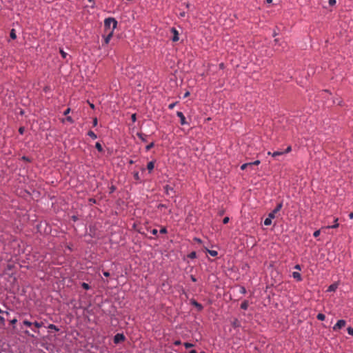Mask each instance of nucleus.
Listing matches in <instances>:
<instances>
[{"label": "nucleus", "instance_id": "1", "mask_svg": "<svg viewBox=\"0 0 353 353\" xmlns=\"http://www.w3.org/2000/svg\"><path fill=\"white\" fill-rule=\"evenodd\" d=\"M117 21L113 17H108L104 20V28L105 31L108 32L110 30H113L117 28Z\"/></svg>", "mask_w": 353, "mask_h": 353}, {"label": "nucleus", "instance_id": "2", "mask_svg": "<svg viewBox=\"0 0 353 353\" xmlns=\"http://www.w3.org/2000/svg\"><path fill=\"white\" fill-rule=\"evenodd\" d=\"M282 207H283V202L281 201V202L278 203L276 208L271 212H270L268 214L270 218H275V214L281 210Z\"/></svg>", "mask_w": 353, "mask_h": 353}, {"label": "nucleus", "instance_id": "3", "mask_svg": "<svg viewBox=\"0 0 353 353\" xmlns=\"http://www.w3.org/2000/svg\"><path fill=\"white\" fill-rule=\"evenodd\" d=\"M125 340V336H124V334L123 333H117V334L114 335V343L115 344H118L121 342H123Z\"/></svg>", "mask_w": 353, "mask_h": 353}, {"label": "nucleus", "instance_id": "4", "mask_svg": "<svg viewBox=\"0 0 353 353\" xmlns=\"http://www.w3.org/2000/svg\"><path fill=\"white\" fill-rule=\"evenodd\" d=\"M346 324V321L343 319L339 320L333 326L332 329L334 331H338L343 327Z\"/></svg>", "mask_w": 353, "mask_h": 353}, {"label": "nucleus", "instance_id": "5", "mask_svg": "<svg viewBox=\"0 0 353 353\" xmlns=\"http://www.w3.org/2000/svg\"><path fill=\"white\" fill-rule=\"evenodd\" d=\"M190 304L194 306L199 312H201L203 310V306L201 303L197 302L195 299H190Z\"/></svg>", "mask_w": 353, "mask_h": 353}, {"label": "nucleus", "instance_id": "6", "mask_svg": "<svg viewBox=\"0 0 353 353\" xmlns=\"http://www.w3.org/2000/svg\"><path fill=\"white\" fill-rule=\"evenodd\" d=\"M171 32L173 34V37L172 38V41L173 42L178 41L179 39L178 30L175 28L173 27V28H171Z\"/></svg>", "mask_w": 353, "mask_h": 353}, {"label": "nucleus", "instance_id": "7", "mask_svg": "<svg viewBox=\"0 0 353 353\" xmlns=\"http://www.w3.org/2000/svg\"><path fill=\"white\" fill-rule=\"evenodd\" d=\"M176 115L178 117L180 118V123L182 125L188 124V122L186 121L185 117L182 112H179V111L176 112Z\"/></svg>", "mask_w": 353, "mask_h": 353}, {"label": "nucleus", "instance_id": "8", "mask_svg": "<svg viewBox=\"0 0 353 353\" xmlns=\"http://www.w3.org/2000/svg\"><path fill=\"white\" fill-rule=\"evenodd\" d=\"M113 30H110L108 32H107V35L103 36L104 37V43L102 44L103 46H104V44L107 45L110 42V40L111 39L113 35Z\"/></svg>", "mask_w": 353, "mask_h": 353}, {"label": "nucleus", "instance_id": "9", "mask_svg": "<svg viewBox=\"0 0 353 353\" xmlns=\"http://www.w3.org/2000/svg\"><path fill=\"white\" fill-rule=\"evenodd\" d=\"M59 52L61 55V57L66 61H68L69 59H71V56L68 55L67 52H65L63 49H60Z\"/></svg>", "mask_w": 353, "mask_h": 353}, {"label": "nucleus", "instance_id": "10", "mask_svg": "<svg viewBox=\"0 0 353 353\" xmlns=\"http://www.w3.org/2000/svg\"><path fill=\"white\" fill-rule=\"evenodd\" d=\"M163 189L166 195H169L170 192H175L174 188L170 187L169 185H165L163 186Z\"/></svg>", "mask_w": 353, "mask_h": 353}, {"label": "nucleus", "instance_id": "11", "mask_svg": "<svg viewBox=\"0 0 353 353\" xmlns=\"http://www.w3.org/2000/svg\"><path fill=\"white\" fill-rule=\"evenodd\" d=\"M231 324L234 329L241 327V323L236 318L234 319V320L231 322Z\"/></svg>", "mask_w": 353, "mask_h": 353}, {"label": "nucleus", "instance_id": "12", "mask_svg": "<svg viewBox=\"0 0 353 353\" xmlns=\"http://www.w3.org/2000/svg\"><path fill=\"white\" fill-rule=\"evenodd\" d=\"M292 277L296 279L297 281H301L303 280V278L301 275V274L298 272H292Z\"/></svg>", "mask_w": 353, "mask_h": 353}, {"label": "nucleus", "instance_id": "13", "mask_svg": "<svg viewBox=\"0 0 353 353\" xmlns=\"http://www.w3.org/2000/svg\"><path fill=\"white\" fill-rule=\"evenodd\" d=\"M154 163H155V161H151L148 163L147 169H148L149 173H151L152 171L153 170V169L154 168Z\"/></svg>", "mask_w": 353, "mask_h": 353}, {"label": "nucleus", "instance_id": "14", "mask_svg": "<svg viewBox=\"0 0 353 353\" xmlns=\"http://www.w3.org/2000/svg\"><path fill=\"white\" fill-rule=\"evenodd\" d=\"M133 176H134V179L138 182V183H141V177H140V175H139V172L138 171H134L133 172Z\"/></svg>", "mask_w": 353, "mask_h": 353}, {"label": "nucleus", "instance_id": "15", "mask_svg": "<svg viewBox=\"0 0 353 353\" xmlns=\"http://www.w3.org/2000/svg\"><path fill=\"white\" fill-rule=\"evenodd\" d=\"M137 136L143 141L147 142L146 135L143 134L142 132H137Z\"/></svg>", "mask_w": 353, "mask_h": 353}, {"label": "nucleus", "instance_id": "16", "mask_svg": "<svg viewBox=\"0 0 353 353\" xmlns=\"http://www.w3.org/2000/svg\"><path fill=\"white\" fill-rule=\"evenodd\" d=\"M249 302L247 300L243 301L241 304V308L242 310H246L248 307Z\"/></svg>", "mask_w": 353, "mask_h": 353}, {"label": "nucleus", "instance_id": "17", "mask_svg": "<svg viewBox=\"0 0 353 353\" xmlns=\"http://www.w3.org/2000/svg\"><path fill=\"white\" fill-rule=\"evenodd\" d=\"M282 154H283L282 151H276V152H268V155H271L273 157H277V156H280V155H282Z\"/></svg>", "mask_w": 353, "mask_h": 353}, {"label": "nucleus", "instance_id": "18", "mask_svg": "<svg viewBox=\"0 0 353 353\" xmlns=\"http://www.w3.org/2000/svg\"><path fill=\"white\" fill-rule=\"evenodd\" d=\"M336 288H337V284L333 283L328 287L327 291V292H334L336 290Z\"/></svg>", "mask_w": 353, "mask_h": 353}, {"label": "nucleus", "instance_id": "19", "mask_svg": "<svg viewBox=\"0 0 353 353\" xmlns=\"http://www.w3.org/2000/svg\"><path fill=\"white\" fill-rule=\"evenodd\" d=\"M32 325L35 327V328H39V327H41L43 325V323L42 321H34V322H32Z\"/></svg>", "mask_w": 353, "mask_h": 353}, {"label": "nucleus", "instance_id": "20", "mask_svg": "<svg viewBox=\"0 0 353 353\" xmlns=\"http://www.w3.org/2000/svg\"><path fill=\"white\" fill-rule=\"evenodd\" d=\"M88 136H89L90 138H92V139H97V135L92 131V130H89L87 133Z\"/></svg>", "mask_w": 353, "mask_h": 353}, {"label": "nucleus", "instance_id": "21", "mask_svg": "<svg viewBox=\"0 0 353 353\" xmlns=\"http://www.w3.org/2000/svg\"><path fill=\"white\" fill-rule=\"evenodd\" d=\"M274 218H270L269 216L265 219L264 225L266 226H269L272 224V219Z\"/></svg>", "mask_w": 353, "mask_h": 353}, {"label": "nucleus", "instance_id": "22", "mask_svg": "<svg viewBox=\"0 0 353 353\" xmlns=\"http://www.w3.org/2000/svg\"><path fill=\"white\" fill-rule=\"evenodd\" d=\"M95 148L99 152H103V148L101 145V144L99 143V142H97L96 144H95Z\"/></svg>", "mask_w": 353, "mask_h": 353}, {"label": "nucleus", "instance_id": "23", "mask_svg": "<svg viewBox=\"0 0 353 353\" xmlns=\"http://www.w3.org/2000/svg\"><path fill=\"white\" fill-rule=\"evenodd\" d=\"M47 327L48 329H50V330H54L56 332H59V328L57 325H55L54 324H49Z\"/></svg>", "mask_w": 353, "mask_h": 353}, {"label": "nucleus", "instance_id": "24", "mask_svg": "<svg viewBox=\"0 0 353 353\" xmlns=\"http://www.w3.org/2000/svg\"><path fill=\"white\" fill-rule=\"evenodd\" d=\"M187 257L189 259H196V252L195 251H192L187 255Z\"/></svg>", "mask_w": 353, "mask_h": 353}, {"label": "nucleus", "instance_id": "25", "mask_svg": "<svg viewBox=\"0 0 353 353\" xmlns=\"http://www.w3.org/2000/svg\"><path fill=\"white\" fill-rule=\"evenodd\" d=\"M206 251L210 254L212 256H216L218 254V252L216 250H208L206 248Z\"/></svg>", "mask_w": 353, "mask_h": 353}, {"label": "nucleus", "instance_id": "26", "mask_svg": "<svg viewBox=\"0 0 353 353\" xmlns=\"http://www.w3.org/2000/svg\"><path fill=\"white\" fill-rule=\"evenodd\" d=\"M338 221V218H335L334 219V225H329L327 226V228H337L339 227V223H337Z\"/></svg>", "mask_w": 353, "mask_h": 353}, {"label": "nucleus", "instance_id": "27", "mask_svg": "<svg viewBox=\"0 0 353 353\" xmlns=\"http://www.w3.org/2000/svg\"><path fill=\"white\" fill-rule=\"evenodd\" d=\"M10 37L12 39H15L17 38L16 31L14 29H12L10 30Z\"/></svg>", "mask_w": 353, "mask_h": 353}, {"label": "nucleus", "instance_id": "28", "mask_svg": "<svg viewBox=\"0 0 353 353\" xmlns=\"http://www.w3.org/2000/svg\"><path fill=\"white\" fill-rule=\"evenodd\" d=\"M316 318L319 321H324L325 319V315L323 313H319Z\"/></svg>", "mask_w": 353, "mask_h": 353}, {"label": "nucleus", "instance_id": "29", "mask_svg": "<svg viewBox=\"0 0 353 353\" xmlns=\"http://www.w3.org/2000/svg\"><path fill=\"white\" fill-rule=\"evenodd\" d=\"M23 324L27 327H32V322L27 320V319H25L23 321Z\"/></svg>", "mask_w": 353, "mask_h": 353}, {"label": "nucleus", "instance_id": "30", "mask_svg": "<svg viewBox=\"0 0 353 353\" xmlns=\"http://www.w3.org/2000/svg\"><path fill=\"white\" fill-rule=\"evenodd\" d=\"M81 287H82L84 290H89V289L90 288V285H89L88 283H85V282H83V283H81Z\"/></svg>", "mask_w": 353, "mask_h": 353}, {"label": "nucleus", "instance_id": "31", "mask_svg": "<svg viewBox=\"0 0 353 353\" xmlns=\"http://www.w3.org/2000/svg\"><path fill=\"white\" fill-rule=\"evenodd\" d=\"M239 292L242 294H246L247 291L244 286H240L239 287Z\"/></svg>", "mask_w": 353, "mask_h": 353}, {"label": "nucleus", "instance_id": "32", "mask_svg": "<svg viewBox=\"0 0 353 353\" xmlns=\"http://www.w3.org/2000/svg\"><path fill=\"white\" fill-rule=\"evenodd\" d=\"M154 142L150 143V144L146 145L145 150L149 151L151 148H152L154 147Z\"/></svg>", "mask_w": 353, "mask_h": 353}, {"label": "nucleus", "instance_id": "33", "mask_svg": "<svg viewBox=\"0 0 353 353\" xmlns=\"http://www.w3.org/2000/svg\"><path fill=\"white\" fill-rule=\"evenodd\" d=\"M291 151H292V147H291V145H289L284 151H282V152H283V154H288Z\"/></svg>", "mask_w": 353, "mask_h": 353}, {"label": "nucleus", "instance_id": "34", "mask_svg": "<svg viewBox=\"0 0 353 353\" xmlns=\"http://www.w3.org/2000/svg\"><path fill=\"white\" fill-rule=\"evenodd\" d=\"M347 332L348 334L353 336V327H352L350 326L348 327L347 328Z\"/></svg>", "mask_w": 353, "mask_h": 353}, {"label": "nucleus", "instance_id": "35", "mask_svg": "<svg viewBox=\"0 0 353 353\" xmlns=\"http://www.w3.org/2000/svg\"><path fill=\"white\" fill-rule=\"evenodd\" d=\"M184 346L186 349L188 348H190V347H192L194 346V344L192 343H188V342H185L184 343Z\"/></svg>", "mask_w": 353, "mask_h": 353}, {"label": "nucleus", "instance_id": "36", "mask_svg": "<svg viewBox=\"0 0 353 353\" xmlns=\"http://www.w3.org/2000/svg\"><path fill=\"white\" fill-rule=\"evenodd\" d=\"M328 3L330 6H334L336 3V0H329Z\"/></svg>", "mask_w": 353, "mask_h": 353}, {"label": "nucleus", "instance_id": "37", "mask_svg": "<svg viewBox=\"0 0 353 353\" xmlns=\"http://www.w3.org/2000/svg\"><path fill=\"white\" fill-rule=\"evenodd\" d=\"M98 124V120H97V117H94L92 120V125L93 127H95L97 126Z\"/></svg>", "mask_w": 353, "mask_h": 353}, {"label": "nucleus", "instance_id": "38", "mask_svg": "<svg viewBox=\"0 0 353 353\" xmlns=\"http://www.w3.org/2000/svg\"><path fill=\"white\" fill-rule=\"evenodd\" d=\"M116 186L114 185H112L110 187V193H113L115 190H116Z\"/></svg>", "mask_w": 353, "mask_h": 353}, {"label": "nucleus", "instance_id": "39", "mask_svg": "<svg viewBox=\"0 0 353 353\" xmlns=\"http://www.w3.org/2000/svg\"><path fill=\"white\" fill-rule=\"evenodd\" d=\"M131 119L133 123H134L137 121V114L134 113L131 116Z\"/></svg>", "mask_w": 353, "mask_h": 353}, {"label": "nucleus", "instance_id": "40", "mask_svg": "<svg viewBox=\"0 0 353 353\" xmlns=\"http://www.w3.org/2000/svg\"><path fill=\"white\" fill-rule=\"evenodd\" d=\"M178 103V102H177V101H176V102H174V103H170V104L168 105V108H169L170 110L173 109V108H174V107L176 105V103Z\"/></svg>", "mask_w": 353, "mask_h": 353}, {"label": "nucleus", "instance_id": "41", "mask_svg": "<svg viewBox=\"0 0 353 353\" xmlns=\"http://www.w3.org/2000/svg\"><path fill=\"white\" fill-rule=\"evenodd\" d=\"M159 232L161 234H166L168 232L166 228L163 227L160 230Z\"/></svg>", "mask_w": 353, "mask_h": 353}, {"label": "nucleus", "instance_id": "42", "mask_svg": "<svg viewBox=\"0 0 353 353\" xmlns=\"http://www.w3.org/2000/svg\"><path fill=\"white\" fill-rule=\"evenodd\" d=\"M24 132H25V128L24 127L21 126V127H20L19 128V132L20 134H23Z\"/></svg>", "mask_w": 353, "mask_h": 353}, {"label": "nucleus", "instance_id": "43", "mask_svg": "<svg viewBox=\"0 0 353 353\" xmlns=\"http://www.w3.org/2000/svg\"><path fill=\"white\" fill-rule=\"evenodd\" d=\"M21 159L25 161H27V162H30L31 161L30 159L28 157H26V156H23L21 157Z\"/></svg>", "mask_w": 353, "mask_h": 353}, {"label": "nucleus", "instance_id": "44", "mask_svg": "<svg viewBox=\"0 0 353 353\" xmlns=\"http://www.w3.org/2000/svg\"><path fill=\"white\" fill-rule=\"evenodd\" d=\"M320 233H321L320 230H316L313 233V236L314 237H318L320 235Z\"/></svg>", "mask_w": 353, "mask_h": 353}, {"label": "nucleus", "instance_id": "45", "mask_svg": "<svg viewBox=\"0 0 353 353\" xmlns=\"http://www.w3.org/2000/svg\"><path fill=\"white\" fill-rule=\"evenodd\" d=\"M168 208V206H167L166 205H165V204H163V203H160V204H159V205H158V206H157V208H158V209H161V208Z\"/></svg>", "mask_w": 353, "mask_h": 353}, {"label": "nucleus", "instance_id": "46", "mask_svg": "<svg viewBox=\"0 0 353 353\" xmlns=\"http://www.w3.org/2000/svg\"><path fill=\"white\" fill-rule=\"evenodd\" d=\"M229 220H230V219H229L228 216L224 217L223 219V224L228 223L229 222Z\"/></svg>", "mask_w": 353, "mask_h": 353}, {"label": "nucleus", "instance_id": "47", "mask_svg": "<svg viewBox=\"0 0 353 353\" xmlns=\"http://www.w3.org/2000/svg\"><path fill=\"white\" fill-rule=\"evenodd\" d=\"M248 167V164H246L245 163H243V165H241V170H244L245 169H246Z\"/></svg>", "mask_w": 353, "mask_h": 353}, {"label": "nucleus", "instance_id": "48", "mask_svg": "<svg viewBox=\"0 0 353 353\" xmlns=\"http://www.w3.org/2000/svg\"><path fill=\"white\" fill-rule=\"evenodd\" d=\"M261 163V161L259 160H256L253 162H252V164H253V165H258Z\"/></svg>", "mask_w": 353, "mask_h": 353}, {"label": "nucleus", "instance_id": "49", "mask_svg": "<svg viewBox=\"0 0 353 353\" xmlns=\"http://www.w3.org/2000/svg\"><path fill=\"white\" fill-rule=\"evenodd\" d=\"M88 201L90 203H96V199L94 198H90Z\"/></svg>", "mask_w": 353, "mask_h": 353}, {"label": "nucleus", "instance_id": "50", "mask_svg": "<svg viewBox=\"0 0 353 353\" xmlns=\"http://www.w3.org/2000/svg\"><path fill=\"white\" fill-rule=\"evenodd\" d=\"M151 233L153 234V235H157L158 234V230L157 229H152L151 230Z\"/></svg>", "mask_w": 353, "mask_h": 353}, {"label": "nucleus", "instance_id": "51", "mask_svg": "<svg viewBox=\"0 0 353 353\" xmlns=\"http://www.w3.org/2000/svg\"><path fill=\"white\" fill-rule=\"evenodd\" d=\"M194 241L197 242V243H202V240L201 239H199V238H197V237H194Z\"/></svg>", "mask_w": 353, "mask_h": 353}, {"label": "nucleus", "instance_id": "52", "mask_svg": "<svg viewBox=\"0 0 353 353\" xmlns=\"http://www.w3.org/2000/svg\"><path fill=\"white\" fill-rule=\"evenodd\" d=\"M71 219H72V221H77L79 219L78 216H76V215H72V216H71Z\"/></svg>", "mask_w": 353, "mask_h": 353}, {"label": "nucleus", "instance_id": "53", "mask_svg": "<svg viewBox=\"0 0 353 353\" xmlns=\"http://www.w3.org/2000/svg\"><path fill=\"white\" fill-rule=\"evenodd\" d=\"M0 323H2L3 325L5 324V319L1 316H0Z\"/></svg>", "mask_w": 353, "mask_h": 353}, {"label": "nucleus", "instance_id": "54", "mask_svg": "<svg viewBox=\"0 0 353 353\" xmlns=\"http://www.w3.org/2000/svg\"><path fill=\"white\" fill-rule=\"evenodd\" d=\"M294 269L298 270H301V266L299 264H296L294 266Z\"/></svg>", "mask_w": 353, "mask_h": 353}, {"label": "nucleus", "instance_id": "55", "mask_svg": "<svg viewBox=\"0 0 353 353\" xmlns=\"http://www.w3.org/2000/svg\"><path fill=\"white\" fill-rule=\"evenodd\" d=\"M103 275H104V276H105V277H108V276H110V273H109L108 272H107V271H104V272H103Z\"/></svg>", "mask_w": 353, "mask_h": 353}, {"label": "nucleus", "instance_id": "56", "mask_svg": "<svg viewBox=\"0 0 353 353\" xmlns=\"http://www.w3.org/2000/svg\"><path fill=\"white\" fill-rule=\"evenodd\" d=\"M70 112V108H67V109L64 111L63 114H64V115H67L68 114H69V112Z\"/></svg>", "mask_w": 353, "mask_h": 353}, {"label": "nucleus", "instance_id": "57", "mask_svg": "<svg viewBox=\"0 0 353 353\" xmlns=\"http://www.w3.org/2000/svg\"><path fill=\"white\" fill-rule=\"evenodd\" d=\"M278 34H279V33L277 32L276 30V29H274V31H273V33H272V37H275L276 36H277V35H278Z\"/></svg>", "mask_w": 353, "mask_h": 353}, {"label": "nucleus", "instance_id": "58", "mask_svg": "<svg viewBox=\"0 0 353 353\" xmlns=\"http://www.w3.org/2000/svg\"><path fill=\"white\" fill-rule=\"evenodd\" d=\"M66 119H67V121H68L71 123H72L74 122V121H73V119H72L71 117H67Z\"/></svg>", "mask_w": 353, "mask_h": 353}, {"label": "nucleus", "instance_id": "59", "mask_svg": "<svg viewBox=\"0 0 353 353\" xmlns=\"http://www.w3.org/2000/svg\"><path fill=\"white\" fill-rule=\"evenodd\" d=\"M190 279L193 282H196V277L194 275H190Z\"/></svg>", "mask_w": 353, "mask_h": 353}, {"label": "nucleus", "instance_id": "60", "mask_svg": "<svg viewBox=\"0 0 353 353\" xmlns=\"http://www.w3.org/2000/svg\"><path fill=\"white\" fill-rule=\"evenodd\" d=\"M17 322V319H13L12 320L10 321L11 324H15Z\"/></svg>", "mask_w": 353, "mask_h": 353}, {"label": "nucleus", "instance_id": "61", "mask_svg": "<svg viewBox=\"0 0 353 353\" xmlns=\"http://www.w3.org/2000/svg\"><path fill=\"white\" fill-rule=\"evenodd\" d=\"M88 1L90 2V3H92V5L91 6V8H94V4H95L94 0H88Z\"/></svg>", "mask_w": 353, "mask_h": 353}, {"label": "nucleus", "instance_id": "62", "mask_svg": "<svg viewBox=\"0 0 353 353\" xmlns=\"http://www.w3.org/2000/svg\"><path fill=\"white\" fill-rule=\"evenodd\" d=\"M190 95V92L189 91H187L184 95H183V98H186L187 97H188Z\"/></svg>", "mask_w": 353, "mask_h": 353}, {"label": "nucleus", "instance_id": "63", "mask_svg": "<svg viewBox=\"0 0 353 353\" xmlns=\"http://www.w3.org/2000/svg\"><path fill=\"white\" fill-rule=\"evenodd\" d=\"M181 343V341H175L174 342V344L175 345H180Z\"/></svg>", "mask_w": 353, "mask_h": 353}, {"label": "nucleus", "instance_id": "64", "mask_svg": "<svg viewBox=\"0 0 353 353\" xmlns=\"http://www.w3.org/2000/svg\"><path fill=\"white\" fill-rule=\"evenodd\" d=\"M349 218H350V219H353V212H350V213L349 214Z\"/></svg>", "mask_w": 353, "mask_h": 353}]
</instances>
